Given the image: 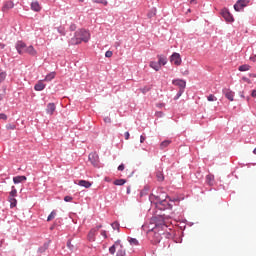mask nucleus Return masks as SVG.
Here are the masks:
<instances>
[{"instance_id":"680f3d73","label":"nucleus","mask_w":256,"mask_h":256,"mask_svg":"<svg viewBox=\"0 0 256 256\" xmlns=\"http://www.w3.org/2000/svg\"><path fill=\"white\" fill-rule=\"evenodd\" d=\"M254 155H256V148L253 150Z\"/></svg>"},{"instance_id":"5fc2aeb1","label":"nucleus","mask_w":256,"mask_h":256,"mask_svg":"<svg viewBox=\"0 0 256 256\" xmlns=\"http://www.w3.org/2000/svg\"><path fill=\"white\" fill-rule=\"evenodd\" d=\"M251 95H252V97H256V90H253Z\"/></svg>"},{"instance_id":"9b49d317","label":"nucleus","mask_w":256,"mask_h":256,"mask_svg":"<svg viewBox=\"0 0 256 256\" xmlns=\"http://www.w3.org/2000/svg\"><path fill=\"white\" fill-rule=\"evenodd\" d=\"M224 95L226 98H228L229 101H233L235 97V93L229 89L224 90Z\"/></svg>"},{"instance_id":"6e6d98bb","label":"nucleus","mask_w":256,"mask_h":256,"mask_svg":"<svg viewBox=\"0 0 256 256\" xmlns=\"http://www.w3.org/2000/svg\"><path fill=\"white\" fill-rule=\"evenodd\" d=\"M156 239H159V237H161V235L159 233L155 234Z\"/></svg>"},{"instance_id":"72a5a7b5","label":"nucleus","mask_w":256,"mask_h":256,"mask_svg":"<svg viewBox=\"0 0 256 256\" xmlns=\"http://www.w3.org/2000/svg\"><path fill=\"white\" fill-rule=\"evenodd\" d=\"M93 3H100L101 5H107V0H93Z\"/></svg>"},{"instance_id":"ea45409f","label":"nucleus","mask_w":256,"mask_h":256,"mask_svg":"<svg viewBox=\"0 0 256 256\" xmlns=\"http://www.w3.org/2000/svg\"><path fill=\"white\" fill-rule=\"evenodd\" d=\"M125 170V165L121 164L118 166V171H124Z\"/></svg>"},{"instance_id":"de8ad7c7","label":"nucleus","mask_w":256,"mask_h":256,"mask_svg":"<svg viewBox=\"0 0 256 256\" xmlns=\"http://www.w3.org/2000/svg\"><path fill=\"white\" fill-rule=\"evenodd\" d=\"M59 33H61L62 35H65V30L63 28H58Z\"/></svg>"},{"instance_id":"cd10ccee","label":"nucleus","mask_w":256,"mask_h":256,"mask_svg":"<svg viewBox=\"0 0 256 256\" xmlns=\"http://www.w3.org/2000/svg\"><path fill=\"white\" fill-rule=\"evenodd\" d=\"M9 201H10V207H11V208L17 207V199H15V198H9Z\"/></svg>"},{"instance_id":"4d7b16f0","label":"nucleus","mask_w":256,"mask_h":256,"mask_svg":"<svg viewBox=\"0 0 256 256\" xmlns=\"http://www.w3.org/2000/svg\"><path fill=\"white\" fill-rule=\"evenodd\" d=\"M0 47H1L2 49H5V44L0 43Z\"/></svg>"},{"instance_id":"0eeeda50","label":"nucleus","mask_w":256,"mask_h":256,"mask_svg":"<svg viewBox=\"0 0 256 256\" xmlns=\"http://www.w3.org/2000/svg\"><path fill=\"white\" fill-rule=\"evenodd\" d=\"M13 7H15V4L13 3V1H11V0L6 1L3 4L2 11H3V13H7V11H9V9H13Z\"/></svg>"},{"instance_id":"4be33fe9","label":"nucleus","mask_w":256,"mask_h":256,"mask_svg":"<svg viewBox=\"0 0 256 256\" xmlns=\"http://www.w3.org/2000/svg\"><path fill=\"white\" fill-rule=\"evenodd\" d=\"M156 179H157V181H159V182L165 181V176L163 175V172H162V171L156 172Z\"/></svg>"},{"instance_id":"20e7f679","label":"nucleus","mask_w":256,"mask_h":256,"mask_svg":"<svg viewBox=\"0 0 256 256\" xmlns=\"http://www.w3.org/2000/svg\"><path fill=\"white\" fill-rule=\"evenodd\" d=\"M88 159L94 167H97L99 165V155L97 153H90Z\"/></svg>"},{"instance_id":"5701e85b","label":"nucleus","mask_w":256,"mask_h":256,"mask_svg":"<svg viewBox=\"0 0 256 256\" xmlns=\"http://www.w3.org/2000/svg\"><path fill=\"white\" fill-rule=\"evenodd\" d=\"M206 182L208 183V185H213V183L215 182V176L209 174L206 176Z\"/></svg>"},{"instance_id":"49530a36","label":"nucleus","mask_w":256,"mask_h":256,"mask_svg":"<svg viewBox=\"0 0 256 256\" xmlns=\"http://www.w3.org/2000/svg\"><path fill=\"white\" fill-rule=\"evenodd\" d=\"M250 61L253 63H256V55L250 57Z\"/></svg>"},{"instance_id":"052dcab7","label":"nucleus","mask_w":256,"mask_h":256,"mask_svg":"<svg viewBox=\"0 0 256 256\" xmlns=\"http://www.w3.org/2000/svg\"><path fill=\"white\" fill-rule=\"evenodd\" d=\"M153 231H154L153 229H152V230H149L148 233L151 234V233H153Z\"/></svg>"},{"instance_id":"f8f14e48","label":"nucleus","mask_w":256,"mask_h":256,"mask_svg":"<svg viewBox=\"0 0 256 256\" xmlns=\"http://www.w3.org/2000/svg\"><path fill=\"white\" fill-rule=\"evenodd\" d=\"M95 235H97V229H91L88 233V241L93 242L95 241Z\"/></svg>"},{"instance_id":"a19ab883","label":"nucleus","mask_w":256,"mask_h":256,"mask_svg":"<svg viewBox=\"0 0 256 256\" xmlns=\"http://www.w3.org/2000/svg\"><path fill=\"white\" fill-rule=\"evenodd\" d=\"M101 235H102V237H104V239H107V231L102 230Z\"/></svg>"},{"instance_id":"1a4fd4ad","label":"nucleus","mask_w":256,"mask_h":256,"mask_svg":"<svg viewBox=\"0 0 256 256\" xmlns=\"http://www.w3.org/2000/svg\"><path fill=\"white\" fill-rule=\"evenodd\" d=\"M56 109L57 107L55 106V103H49L46 108V113L48 115H53Z\"/></svg>"},{"instance_id":"6ab92c4d","label":"nucleus","mask_w":256,"mask_h":256,"mask_svg":"<svg viewBox=\"0 0 256 256\" xmlns=\"http://www.w3.org/2000/svg\"><path fill=\"white\" fill-rule=\"evenodd\" d=\"M158 63L161 67V65H167V57L158 55Z\"/></svg>"},{"instance_id":"423d86ee","label":"nucleus","mask_w":256,"mask_h":256,"mask_svg":"<svg viewBox=\"0 0 256 256\" xmlns=\"http://www.w3.org/2000/svg\"><path fill=\"white\" fill-rule=\"evenodd\" d=\"M249 5V1L247 0H238L236 2V5H234L235 11H241L244 7H247Z\"/></svg>"},{"instance_id":"c9c22d12","label":"nucleus","mask_w":256,"mask_h":256,"mask_svg":"<svg viewBox=\"0 0 256 256\" xmlns=\"http://www.w3.org/2000/svg\"><path fill=\"white\" fill-rule=\"evenodd\" d=\"M105 57H108V58L113 57V51H111V50L106 51Z\"/></svg>"},{"instance_id":"c756f323","label":"nucleus","mask_w":256,"mask_h":256,"mask_svg":"<svg viewBox=\"0 0 256 256\" xmlns=\"http://www.w3.org/2000/svg\"><path fill=\"white\" fill-rule=\"evenodd\" d=\"M140 91H141V93H149V91H151V87H149V86H145V87H143V88H140Z\"/></svg>"},{"instance_id":"b1692460","label":"nucleus","mask_w":256,"mask_h":256,"mask_svg":"<svg viewBox=\"0 0 256 256\" xmlns=\"http://www.w3.org/2000/svg\"><path fill=\"white\" fill-rule=\"evenodd\" d=\"M5 79H7V72L0 69V85L5 81Z\"/></svg>"},{"instance_id":"4468645a","label":"nucleus","mask_w":256,"mask_h":256,"mask_svg":"<svg viewBox=\"0 0 256 256\" xmlns=\"http://www.w3.org/2000/svg\"><path fill=\"white\" fill-rule=\"evenodd\" d=\"M78 185H80V187H85V189H89L91 187V182L87 180H80Z\"/></svg>"},{"instance_id":"412c9836","label":"nucleus","mask_w":256,"mask_h":256,"mask_svg":"<svg viewBox=\"0 0 256 256\" xmlns=\"http://www.w3.org/2000/svg\"><path fill=\"white\" fill-rule=\"evenodd\" d=\"M57 73L55 72H50L44 79V81H53V79L56 77Z\"/></svg>"},{"instance_id":"09e8293b","label":"nucleus","mask_w":256,"mask_h":256,"mask_svg":"<svg viewBox=\"0 0 256 256\" xmlns=\"http://www.w3.org/2000/svg\"><path fill=\"white\" fill-rule=\"evenodd\" d=\"M140 143H145V136H140Z\"/></svg>"},{"instance_id":"a18cd8bd","label":"nucleus","mask_w":256,"mask_h":256,"mask_svg":"<svg viewBox=\"0 0 256 256\" xmlns=\"http://www.w3.org/2000/svg\"><path fill=\"white\" fill-rule=\"evenodd\" d=\"M124 137H125L126 141H128V139H129V137H130L129 132H125V133H124Z\"/></svg>"},{"instance_id":"8fccbe9b","label":"nucleus","mask_w":256,"mask_h":256,"mask_svg":"<svg viewBox=\"0 0 256 256\" xmlns=\"http://www.w3.org/2000/svg\"><path fill=\"white\" fill-rule=\"evenodd\" d=\"M190 5H197V0H190Z\"/></svg>"},{"instance_id":"f257e3e1","label":"nucleus","mask_w":256,"mask_h":256,"mask_svg":"<svg viewBox=\"0 0 256 256\" xmlns=\"http://www.w3.org/2000/svg\"><path fill=\"white\" fill-rule=\"evenodd\" d=\"M89 39H91V34L89 31L85 29H80L75 32L73 38H71L70 43L71 45H79L80 43H88Z\"/></svg>"},{"instance_id":"4c0bfd02","label":"nucleus","mask_w":256,"mask_h":256,"mask_svg":"<svg viewBox=\"0 0 256 256\" xmlns=\"http://www.w3.org/2000/svg\"><path fill=\"white\" fill-rule=\"evenodd\" d=\"M66 245L68 249H73V244H71V240H68Z\"/></svg>"},{"instance_id":"39448f33","label":"nucleus","mask_w":256,"mask_h":256,"mask_svg":"<svg viewBox=\"0 0 256 256\" xmlns=\"http://www.w3.org/2000/svg\"><path fill=\"white\" fill-rule=\"evenodd\" d=\"M27 44H25L23 41H19L16 44V50L19 53V55H23L27 51Z\"/></svg>"},{"instance_id":"393cba45","label":"nucleus","mask_w":256,"mask_h":256,"mask_svg":"<svg viewBox=\"0 0 256 256\" xmlns=\"http://www.w3.org/2000/svg\"><path fill=\"white\" fill-rule=\"evenodd\" d=\"M171 145V140H164L160 144V149H166V147H169Z\"/></svg>"},{"instance_id":"2eb2a0df","label":"nucleus","mask_w":256,"mask_h":256,"mask_svg":"<svg viewBox=\"0 0 256 256\" xmlns=\"http://www.w3.org/2000/svg\"><path fill=\"white\" fill-rule=\"evenodd\" d=\"M13 181H14L15 184L23 183V181H27V177L26 176H15L13 178Z\"/></svg>"},{"instance_id":"e433bc0d","label":"nucleus","mask_w":256,"mask_h":256,"mask_svg":"<svg viewBox=\"0 0 256 256\" xmlns=\"http://www.w3.org/2000/svg\"><path fill=\"white\" fill-rule=\"evenodd\" d=\"M64 201H66V203H70V201H73V197H71V196H65V197H64Z\"/></svg>"},{"instance_id":"0e129e2a","label":"nucleus","mask_w":256,"mask_h":256,"mask_svg":"<svg viewBox=\"0 0 256 256\" xmlns=\"http://www.w3.org/2000/svg\"><path fill=\"white\" fill-rule=\"evenodd\" d=\"M188 13H191V9H188Z\"/></svg>"},{"instance_id":"2f4dec72","label":"nucleus","mask_w":256,"mask_h":256,"mask_svg":"<svg viewBox=\"0 0 256 256\" xmlns=\"http://www.w3.org/2000/svg\"><path fill=\"white\" fill-rule=\"evenodd\" d=\"M130 245H139V241L136 238L129 239Z\"/></svg>"},{"instance_id":"c85d7f7f","label":"nucleus","mask_w":256,"mask_h":256,"mask_svg":"<svg viewBox=\"0 0 256 256\" xmlns=\"http://www.w3.org/2000/svg\"><path fill=\"white\" fill-rule=\"evenodd\" d=\"M15 197H17V189H15V187H12V191L10 192L9 198H15Z\"/></svg>"},{"instance_id":"a211bd4d","label":"nucleus","mask_w":256,"mask_h":256,"mask_svg":"<svg viewBox=\"0 0 256 256\" xmlns=\"http://www.w3.org/2000/svg\"><path fill=\"white\" fill-rule=\"evenodd\" d=\"M117 247H119V242H115L114 245H112L110 248H109V253L111 255H115V252L117 251Z\"/></svg>"},{"instance_id":"79ce46f5","label":"nucleus","mask_w":256,"mask_h":256,"mask_svg":"<svg viewBox=\"0 0 256 256\" xmlns=\"http://www.w3.org/2000/svg\"><path fill=\"white\" fill-rule=\"evenodd\" d=\"M184 91H185V89H180L178 94H177V98L181 97V95H183Z\"/></svg>"},{"instance_id":"864d4df0","label":"nucleus","mask_w":256,"mask_h":256,"mask_svg":"<svg viewBox=\"0 0 256 256\" xmlns=\"http://www.w3.org/2000/svg\"><path fill=\"white\" fill-rule=\"evenodd\" d=\"M103 226L102 225H98L96 228H93V229H96V231H99Z\"/></svg>"},{"instance_id":"f3484780","label":"nucleus","mask_w":256,"mask_h":256,"mask_svg":"<svg viewBox=\"0 0 256 256\" xmlns=\"http://www.w3.org/2000/svg\"><path fill=\"white\" fill-rule=\"evenodd\" d=\"M35 91H43L45 89V84L42 81H38V83L34 86Z\"/></svg>"},{"instance_id":"7ed1b4c3","label":"nucleus","mask_w":256,"mask_h":256,"mask_svg":"<svg viewBox=\"0 0 256 256\" xmlns=\"http://www.w3.org/2000/svg\"><path fill=\"white\" fill-rule=\"evenodd\" d=\"M221 15L225 19V21H227L228 23H233V15H231V12H229L227 8L222 9Z\"/></svg>"},{"instance_id":"e2e57ef3","label":"nucleus","mask_w":256,"mask_h":256,"mask_svg":"<svg viewBox=\"0 0 256 256\" xmlns=\"http://www.w3.org/2000/svg\"><path fill=\"white\" fill-rule=\"evenodd\" d=\"M83 1H85V0H79L80 3H83Z\"/></svg>"},{"instance_id":"13d9d810","label":"nucleus","mask_w":256,"mask_h":256,"mask_svg":"<svg viewBox=\"0 0 256 256\" xmlns=\"http://www.w3.org/2000/svg\"><path fill=\"white\" fill-rule=\"evenodd\" d=\"M250 77H255L256 78V74H250Z\"/></svg>"},{"instance_id":"dca6fc26","label":"nucleus","mask_w":256,"mask_h":256,"mask_svg":"<svg viewBox=\"0 0 256 256\" xmlns=\"http://www.w3.org/2000/svg\"><path fill=\"white\" fill-rule=\"evenodd\" d=\"M150 67L154 69V71H159V69H161V64H159V62L152 61L150 62Z\"/></svg>"},{"instance_id":"f03ea898","label":"nucleus","mask_w":256,"mask_h":256,"mask_svg":"<svg viewBox=\"0 0 256 256\" xmlns=\"http://www.w3.org/2000/svg\"><path fill=\"white\" fill-rule=\"evenodd\" d=\"M170 62L173 63V65H176V67H179L181 65V55L177 52L173 53L170 57Z\"/></svg>"},{"instance_id":"58836bf2","label":"nucleus","mask_w":256,"mask_h":256,"mask_svg":"<svg viewBox=\"0 0 256 256\" xmlns=\"http://www.w3.org/2000/svg\"><path fill=\"white\" fill-rule=\"evenodd\" d=\"M3 119L4 121H7V116L4 113L0 114V120Z\"/></svg>"},{"instance_id":"6e6552de","label":"nucleus","mask_w":256,"mask_h":256,"mask_svg":"<svg viewBox=\"0 0 256 256\" xmlns=\"http://www.w3.org/2000/svg\"><path fill=\"white\" fill-rule=\"evenodd\" d=\"M42 7L41 4H39V1L35 0L31 3V10L35 11V13H39L41 11Z\"/></svg>"},{"instance_id":"c03bdc74","label":"nucleus","mask_w":256,"mask_h":256,"mask_svg":"<svg viewBox=\"0 0 256 256\" xmlns=\"http://www.w3.org/2000/svg\"><path fill=\"white\" fill-rule=\"evenodd\" d=\"M75 29H77V26L75 24H71L70 25V30L75 31Z\"/></svg>"},{"instance_id":"a878e982","label":"nucleus","mask_w":256,"mask_h":256,"mask_svg":"<svg viewBox=\"0 0 256 256\" xmlns=\"http://www.w3.org/2000/svg\"><path fill=\"white\" fill-rule=\"evenodd\" d=\"M127 255L125 252V248H123V245L120 244V249L118 250L116 256H125Z\"/></svg>"},{"instance_id":"aec40b11","label":"nucleus","mask_w":256,"mask_h":256,"mask_svg":"<svg viewBox=\"0 0 256 256\" xmlns=\"http://www.w3.org/2000/svg\"><path fill=\"white\" fill-rule=\"evenodd\" d=\"M250 70H251V66L248 64H243L238 67V71H241V72L250 71Z\"/></svg>"},{"instance_id":"3c124183","label":"nucleus","mask_w":256,"mask_h":256,"mask_svg":"<svg viewBox=\"0 0 256 256\" xmlns=\"http://www.w3.org/2000/svg\"><path fill=\"white\" fill-rule=\"evenodd\" d=\"M104 121L105 123H111V118H105Z\"/></svg>"},{"instance_id":"9d476101","label":"nucleus","mask_w":256,"mask_h":256,"mask_svg":"<svg viewBox=\"0 0 256 256\" xmlns=\"http://www.w3.org/2000/svg\"><path fill=\"white\" fill-rule=\"evenodd\" d=\"M173 85H176L177 87H180V89H185L186 87V82L185 80H173Z\"/></svg>"},{"instance_id":"603ef678","label":"nucleus","mask_w":256,"mask_h":256,"mask_svg":"<svg viewBox=\"0 0 256 256\" xmlns=\"http://www.w3.org/2000/svg\"><path fill=\"white\" fill-rule=\"evenodd\" d=\"M7 129H15V125H9V126H7Z\"/></svg>"},{"instance_id":"bb28decb","label":"nucleus","mask_w":256,"mask_h":256,"mask_svg":"<svg viewBox=\"0 0 256 256\" xmlns=\"http://www.w3.org/2000/svg\"><path fill=\"white\" fill-rule=\"evenodd\" d=\"M124 183H127V180H125V179H117V180L114 181V185H119V186H121V185H123Z\"/></svg>"},{"instance_id":"473e14b6","label":"nucleus","mask_w":256,"mask_h":256,"mask_svg":"<svg viewBox=\"0 0 256 256\" xmlns=\"http://www.w3.org/2000/svg\"><path fill=\"white\" fill-rule=\"evenodd\" d=\"M207 100L208 101H217V97L215 96V95H213V94H210L208 97H207Z\"/></svg>"},{"instance_id":"37998d69","label":"nucleus","mask_w":256,"mask_h":256,"mask_svg":"<svg viewBox=\"0 0 256 256\" xmlns=\"http://www.w3.org/2000/svg\"><path fill=\"white\" fill-rule=\"evenodd\" d=\"M242 79L245 81V83L251 84V80L249 78L243 77Z\"/></svg>"},{"instance_id":"ddd939ff","label":"nucleus","mask_w":256,"mask_h":256,"mask_svg":"<svg viewBox=\"0 0 256 256\" xmlns=\"http://www.w3.org/2000/svg\"><path fill=\"white\" fill-rule=\"evenodd\" d=\"M25 53H28V55H32V57H35V55H37V50H35V48L33 46H28L26 48Z\"/></svg>"},{"instance_id":"7c9ffc66","label":"nucleus","mask_w":256,"mask_h":256,"mask_svg":"<svg viewBox=\"0 0 256 256\" xmlns=\"http://www.w3.org/2000/svg\"><path fill=\"white\" fill-rule=\"evenodd\" d=\"M56 215H57V212L52 211L48 216L47 221H53V218L56 217Z\"/></svg>"},{"instance_id":"69168bd1","label":"nucleus","mask_w":256,"mask_h":256,"mask_svg":"<svg viewBox=\"0 0 256 256\" xmlns=\"http://www.w3.org/2000/svg\"><path fill=\"white\" fill-rule=\"evenodd\" d=\"M164 105L163 104H160L159 107H163Z\"/></svg>"},{"instance_id":"f704fd0d","label":"nucleus","mask_w":256,"mask_h":256,"mask_svg":"<svg viewBox=\"0 0 256 256\" xmlns=\"http://www.w3.org/2000/svg\"><path fill=\"white\" fill-rule=\"evenodd\" d=\"M111 227H112L114 230L119 231V224H118V222L112 223V224H111Z\"/></svg>"},{"instance_id":"bf43d9fd","label":"nucleus","mask_w":256,"mask_h":256,"mask_svg":"<svg viewBox=\"0 0 256 256\" xmlns=\"http://www.w3.org/2000/svg\"><path fill=\"white\" fill-rule=\"evenodd\" d=\"M105 181L109 182L111 181L108 177L105 178Z\"/></svg>"}]
</instances>
